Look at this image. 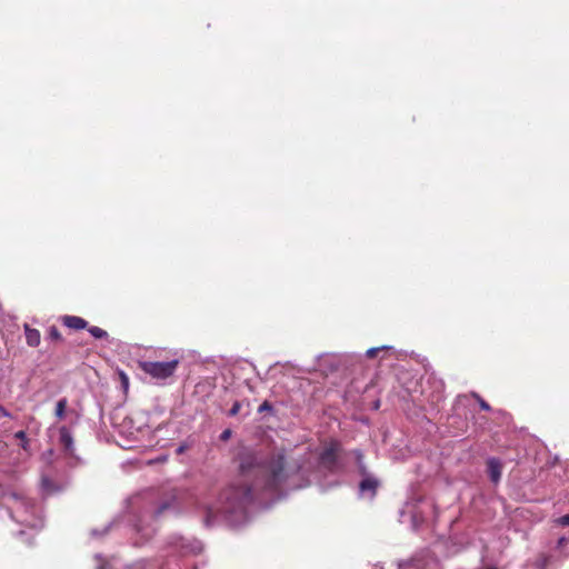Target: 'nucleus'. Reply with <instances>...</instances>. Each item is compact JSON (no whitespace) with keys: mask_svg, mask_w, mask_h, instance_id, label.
Listing matches in <instances>:
<instances>
[{"mask_svg":"<svg viewBox=\"0 0 569 569\" xmlns=\"http://www.w3.org/2000/svg\"><path fill=\"white\" fill-rule=\"evenodd\" d=\"M179 361L171 360L167 362L142 361L139 363L140 369L154 379H168L176 372Z\"/></svg>","mask_w":569,"mask_h":569,"instance_id":"5","label":"nucleus"},{"mask_svg":"<svg viewBox=\"0 0 569 569\" xmlns=\"http://www.w3.org/2000/svg\"><path fill=\"white\" fill-rule=\"evenodd\" d=\"M563 542H565V539H563V538H561V539L559 540V545H562Z\"/></svg>","mask_w":569,"mask_h":569,"instance_id":"22","label":"nucleus"},{"mask_svg":"<svg viewBox=\"0 0 569 569\" xmlns=\"http://www.w3.org/2000/svg\"><path fill=\"white\" fill-rule=\"evenodd\" d=\"M60 321L62 322L63 326L73 330H82L88 327V322L83 318L78 316L66 315L60 318Z\"/></svg>","mask_w":569,"mask_h":569,"instance_id":"8","label":"nucleus"},{"mask_svg":"<svg viewBox=\"0 0 569 569\" xmlns=\"http://www.w3.org/2000/svg\"><path fill=\"white\" fill-rule=\"evenodd\" d=\"M558 522L562 526H569V515L560 517Z\"/></svg>","mask_w":569,"mask_h":569,"instance_id":"20","label":"nucleus"},{"mask_svg":"<svg viewBox=\"0 0 569 569\" xmlns=\"http://www.w3.org/2000/svg\"><path fill=\"white\" fill-rule=\"evenodd\" d=\"M1 497L12 520L27 528H41L42 520L37 513L36 502L23 490L6 489Z\"/></svg>","mask_w":569,"mask_h":569,"instance_id":"3","label":"nucleus"},{"mask_svg":"<svg viewBox=\"0 0 569 569\" xmlns=\"http://www.w3.org/2000/svg\"><path fill=\"white\" fill-rule=\"evenodd\" d=\"M487 473L492 483L497 485L501 479L502 463L498 458H489L486 462Z\"/></svg>","mask_w":569,"mask_h":569,"instance_id":"6","label":"nucleus"},{"mask_svg":"<svg viewBox=\"0 0 569 569\" xmlns=\"http://www.w3.org/2000/svg\"><path fill=\"white\" fill-rule=\"evenodd\" d=\"M342 446L338 440L331 439L326 442L319 453V465L327 471L333 473L339 470V457Z\"/></svg>","mask_w":569,"mask_h":569,"instance_id":"4","label":"nucleus"},{"mask_svg":"<svg viewBox=\"0 0 569 569\" xmlns=\"http://www.w3.org/2000/svg\"><path fill=\"white\" fill-rule=\"evenodd\" d=\"M353 455L356 457V462L358 465V468H359V472L362 475V476H366L367 475V468L363 463V453L361 450L359 449H356L353 450Z\"/></svg>","mask_w":569,"mask_h":569,"instance_id":"12","label":"nucleus"},{"mask_svg":"<svg viewBox=\"0 0 569 569\" xmlns=\"http://www.w3.org/2000/svg\"><path fill=\"white\" fill-rule=\"evenodd\" d=\"M239 471L244 478H253V486L266 491L278 492L283 485L302 469V460L286 456L284 451L264 457L254 451L239 455Z\"/></svg>","mask_w":569,"mask_h":569,"instance_id":"1","label":"nucleus"},{"mask_svg":"<svg viewBox=\"0 0 569 569\" xmlns=\"http://www.w3.org/2000/svg\"><path fill=\"white\" fill-rule=\"evenodd\" d=\"M88 330L97 339H102L108 336L107 331L99 327H90Z\"/></svg>","mask_w":569,"mask_h":569,"instance_id":"14","label":"nucleus"},{"mask_svg":"<svg viewBox=\"0 0 569 569\" xmlns=\"http://www.w3.org/2000/svg\"><path fill=\"white\" fill-rule=\"evenodd\" d=\"M100 569H103V568H100Z\"/></svg>","mask_w":569,"mask_h":569,"instance_id":"23","label":"nucleus"},{"mask_svg":"<svg viewBox=\"0 0 569 569\" xmlns=\"http://www.w3.org/2000/svg\"><path fill=\"white\" fill-rule=\"evenodd\" d=\"M59 435H60L59 442H60L63 451L67 455L72 456L73 451H74V447H73V438L71 436L70 430L63 426L59 429Z\"/></svg>","mask_w":569,"mask_h":569,"instance_id":"7","label":"nucleus"},{"mask_svg":"<svg viewBox=\"0 0 569 569\" xmlns=\"http://www.w3.org/2000/svg\"><path fill=\"white\" fill-rule=\"evenodd\" d=\"M476 398H477L478 403L482 410H485V411L491 410L490 405L486 400H483L480 396L476 395Z\"/></svg>","mask_w":569,"mask_h":569,"instance_id":"17","label":"nucleus"},{"mask_svg":"<svg viewBox=\"0 0 569 569\" xmlns=\"http://www.w3.org/2000/svg\"><path fill=\"white\" fill-rule=\"evenodd\" d=\"M47 339L61 342L63 341L62 335L56 326H50L47 331Z\"/></svg>","mask_w":569,"mask_h":569,"instance_id":"11","label":"nucleus"},{"mask_svg":"<svg viewBox=\"0 0 569 569\" xmlns=\"http://www.w3.org/2000/svg\"><path fill=\"white\" fill-rule=\"evenodd\" d=\"M241 409V403L239 401H234L231 409L229 410V416L234 417L239 413Z\"/></svg>","mask_w":569,"mask_h":569,"instance_id":"16","label":"nucleus"},{"mask_svg":"<svg viewBox=\"0 0 569 569\" xmlns=\"http://www.w3.org/2000/svg\"><path fill=\"white\" fill-rule=\"evenodd\" d=\"M272 410V405L269 402V401H263L260 407L258 408V412H263V411H271Z\"/></svg>","mask_w":569,"mask_h":569,"instance_id":"18","label":"nucleus"},{"mask_svg":"<svg viewBox=\"0 0 569 569\" xmlns=\"http://www.w3.org/2000/svg\"><path fill=\"white\" fill-rule=\"evenodd\" d=\"M24 335L27 345L30 347H38L41 341V335L38 329L31 328L29 325H24Z\"/></svg>","mask_w":569,"mask_h":569,"instance_id":"9","label":"nucleus"},{"mask_svg":"<svg viewBox=\"0 0 569 569\" xmlns=\"http://www.w3.org/2000/svg\"><path fill=\"white\" fill-rule=\"evenodd\" d=\"M16 437L19 438V439H24L26 438V432L24 431H18L16 433Z\"/></svg>","mask_w":569,"mask_h":569,"instance_id":"21","label":"nucleus"},{"mask_svg":"<svg viewBox=\"0 0 569 569\" xmlns=\"http://www.w3.org/2000/svg\"><path fill=\"white\" fill-rule=\"evenodd\" d=\"M230 437H231V430H230V429H226V430H223V431L221 432V435H220V440H222V441H227V440H229V439H230Z\"/></svg>","mask_w":569,"mask_h":569,"instance_id":"19","label":"nucleus"},{"mask_svg":"<svg viewBox=\"0 0 569 569\" xmlns=\"http://www.w3.org/2000/svg\"><path fill=\"white\" fill-rule=\"evenodd\" d=\"M378 481L371 477H366L360 481L359 489L361 492L370 491L372 496L376 495Z\"/></svg>","mask_w":569,"mask_h":569,"instance_id":"10","label":"nucleus"},{"mask_svg":"<svg viewBox=\"0 0 569 569\" xmlns=\"http://www.w3.org/2000/svg\"><path fill=\"white\" fill-rule=\"evenodd\" d=\"M68 406V400L66 398H62L60 399L58 402H57V406H56V416L59 418V419H62L64 417V412H66V408Z\"/></svg>","mask_w":569,"mask_h":569,"instance_id":"13","label":"nucleus"},{"mask_svg":"<svg viewBox=\"0 0 569 569\" xmlns=\"http://www.w3.org/2000/svg\"><path fill=\"white\" fill-rule=\"evenodd\" d=\"M387 349H389V347H387V346L370 348L367 350L366 355L368 358L372 359V358L377 357L380 351L387 350Z\"/></svg>","mask_w":569,"mask_h":569,"instance_id":"15","label":"nucleus"},{"mask_svg":"<svg viewBox=\"0 0 569 569\" xmlns=\"http://www.w3.org/2000/svg\"><path fill=\"white\" fill-rule=\"evenodd\" d=\"M252 500V488L248 485L229 486L219 496L217 506L206 507V523L211 525L219 516L228 517L241 512Z\"/></svg>","mask_w":569,"mask_h":569,"instance_id":"2","label":"nucleus"}]
</instances>
